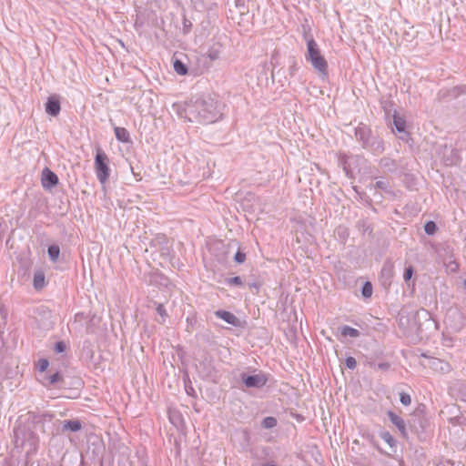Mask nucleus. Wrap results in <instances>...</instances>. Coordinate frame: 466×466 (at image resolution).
<instances>
[{
	"label": "nucleus",
	"mask_w": 466,
	"mask_h": 466,
	"mask_svg": "<svg viewBox=\"0 0 466 466\" xmlns=\"http://www.w3.org/2000/svg\"><path fill=\"white\" fill-rule=\"evenodd\" d=\"M224 104L209 95L190 99L182 106H177L180 117L192 123L212 124L223 116Z\"/></svg>",
	"instance_id": "f257e3e1"
},
{
	"label": "nucleus",
	"mask_w": 466,
	"mask_h": 466,
	"mask_svg": "<svg viewBox=\"0 0 466 466\" xmlns=\"http://www.w3.org/2000/svg\"><path fill=\"white\" fill-rule=\"evenodd\" d=\"M355 137L363 149L374 156H380L385 150L383 139L367 125L360 124L355 128Z\"/></svg>",
	"instance_id": "f03ea898"
},
{
	"label": "nucleus",
	"mask_w": 466,
	"mask_h": 466,
	"mask_svg": "<svg viewBox=\"0 0 466 466\" xmlns=\"http://www.w3.org/2000/svg\"><path fill=\"white\" fill-rule=\"evenodd\" d=\"M305 39L307 41V61H309L317 71L327 75L328 63L321 55L318 44L310 35H305Z\"/></svg>",
	"instance_id": "7ed1b4c3"
},
{
	"label": "nucleus",
	"mask_w": 466,
	"mask_h": 466,
	"mask_svg": "<svg viewBox=\"0 0 466 466\" xmlns=\"http://www.w3.org/2000/svg\"><path fill=\"white\" fill-rule=\"evenodd\" d=\"M109 158L107 155L101 149L97 148L95 157V169L98 181L105 184L110 175V168L108 167Z\"/></svg>",
	"instance_id": "20e7f679"
},
{
	"label": "nucleus",
	"mask_w": 466,
	"mask_h": 466,
	"mask_svg": "<svg viewBox=\"0 0 466 466\" xmlns=\"http://www.w3.org/2000/svg\"><path fill=\"white\" fill-rule=\"evenodd\" d=\"M408 424L413 432L420 435L425 432L429 422L421 411L416 410L411 414L410 419L408 420Z\"/></svg>",
	"instance_id": "39448f33"
},
{
	"label": "nucleus",
	"mask_w": 466,
	"mask_h": 466,
	"mask_svg": "<svg viewBox=\"0 0 466 466\" xmlns=\"http://www.w3.org/2000/svg\"><path fill=\"white\" fill-rule=\"evenodd\" d=\"M241 380L246 387L248 388H262L268 382V378L263 373L248 375L246 373L241 374Z\"/></svg>",
	"instance_id": "423d86ee"
},
{
	"label": "nucleus",
	"mask_w": 466,
	"mask_h": 466,
	"mask_svg": "<svg viewBox=\"0 0 466 466\" xmlns=\"http://www.w3.org/2000/svg\"><path fill=\"white\" fill-rule=\"evenodd\" d=\"M358 160L359 157L353 155H343L339 157V165L342 167L343 171L345 172L348 177H353L355 171L354 166L358 162Z\"/></svg>",
	"instance_id": "0eeeda50"
},
{
	"label": "nucleus",
	"mask_w": 466,
	"mask_h": 466,
	"mask_svg": "<svg viewBox=\"0 0 466 466\" xmlns=\"http://www.w3.org/2000/svg\"><path fill=\"white\" fill-rule=\"evenodd\" d=\"M58 177L48 167L42 171L41 183L44 188L51 189L58 184Z\"/></svg>",
	"instance_id": "6e6552de"
},
{
	"label": "nucleus",
	"mask_w": 466,
	"mask_h": 466,
	"mask_svg": "<svg viewBox=\"0 0 466 466\" xmlns=\"http://www.w3.org/2000/svg\"><path fill=\"white\" fill-rule=\"evenodd\" d=\"M15 437L18 439L19 435L22 434V444L28 442V444L32 447H36L38 444V437L36 434L28 429V431H25V428H18L15 431Z\"/></svg>",
	"instance_id": "1a4fd4ad"
},
{
	"label": "nucleus",
	"mask_w": 466,
	"mask_h": 466,
	"mask_svg": "<svg viewBox=\"0 0 466 466\" xmlns=\"http://www.w3.org/2000/svg\"><path fill=\"white\" fill-rule=\"evenodd\" d=\"M41 381L45 387H50L52 385H57L58 388L66 387L63 376L59 371H56L51 375L46 374Z\"/></svg>",
	"instance_id": "9d476101"
},
{
	"label": "nucleus",
	"mask_w": 466,
	"mask_h": 466,
	"mask_svg": "<svg viewBox=\"0 0 466 466\" xmlns=\"http://www.w3.org/2000/svg\"><path fill=\"white\" fill-rule=\"evenodd\" d=\"M46 112L52 116H56L61 110V104L57 96H50L45 104Z\"/></svg>",
	"instance_id": "9b49d317"
},
{
	"label": "nucleus",
	"mask_w": 466,
	"mask_h": 466,
	"mask_svg": "<svg viewBox=\"0 0 466 466\" xmlns=\"http://www.w3.org/2000/svg\"><path fill=\"white\" fill-rule=\"evenodd\" d=\"M394 275V266L390 261L384 263L380 271V280L384 287L390 286Z\"/></svg>",
	"instance_id": "f8f14e48"
},
{
	"label": "nucleus",
	"mask_w": 466,
	"mask_h": 466,
	"mask_svg": "<svg viewBox=\"0 0 466 466\" xmlns=\"http://www.w3.org/2000/svg\"><path fill=\"white\" fill-rule=\"evenodd\" d=\"M387 416L390 421L397 427L400 434L403 437H407V428L404 420L391 410L387 412Z\"/></svg>",
	"instance_id": "ddd939ff"
},
{
	"label": "nucleus",
	"mask_w": 466,
	"mask_h": 466,
	"mask_svg": "<svg viewBox=\"0 0 466 466\" xmlns=\"http://www.w3.org/2000/svg\"><path fill=\"white\" fill-rule=\"evenodd\" d=\"M215 315L234 327L240 326L239 319L229 311L219 309L215 311Z\"/></svg>",
	"instance_id": "4468645a"
},
{
	"label": "nucleus",
	"mask_w": 466,
	"mask_h": 466,
	"mask_svg": "<svg viewBox=\"0 0 466 466\" xmlns=\"http://www.w3.org/2000/svg\"><path fill=\"white\" fill-rule=\"evenodd\" d=\"M427 365L435 371L446 372L450 370L448 362L437 358H429Z\"/></svg>",
	"instance_id": "2eb2a0df"
},
{
	"label": "nucleus",
	"mask_w": 466,
	"mask_h": 466,
	"mask_svg": "<svg viewBox=\"0 0 466 466\" xmlns=\"http://www.w3.org/2000/svg\"><path fill=\"white\" fill-rule=\"evenodd\" d=\"M82 429V423L78 420H68L62 421L61 431L62 432H76Z\"/></svg>",
	"instance_id": "dca6fc26"
},
{
	"label": "nucleus",
	"mask_w": 466,
	"mask_h": 466,
	"mask_svg": "<svg viewBox=\"0 0 466 466\" xmlns=\"http://www.w3.org/2000/svg\"><path fill=\"white\" fill-rule=\"evenodd\" d=\"M380 167L390 173L395 172L398 168L396 161L387 157L380 158Z\"/></svg>",
	"instance_id": "f3484780"
},
{
	"label": "nucleus",
	"mask_w": 466,
	"mask_h": 466,
	"mask_svg": "<svg viewBox=\"0 0 466 466\" xmlns=\"http://www.w3.org/2000/svg\"><path fill=\"white\" fill-rule=\"evenodd\" d=\"M114 131L118 141L123 143L130 142L129 132L125 127H116Z\"/></svg>",
	"instance_id": "a211bd4d"
},
{
	"label": "nucleus",
	"mask_w": 466,
	"mask_h": 466,
	"mask_svg": "<svg viewBox=\"0 0 466 466\" xmlns=\"http://www.w3.org/2000/svg\"><path fill=\"white\" fill-rule=\"evenodd\" d=\"M45 273L43 270H36L34 274L33 285L36 290L45 287Z\"/></svg>",
	"instance_id": "6ab92c4d"
},
{
	"label": "nucleus",
	"mask_w": 466,
	"mask_h": 466,
	"mask_svg": "<svg viewBox=\"0 0 466 466\" xmlns=\"http://www.w3.org/2000/svg\"><path fill=\"white\" fill-rule=\"evenodd\" d=\"M173 67L177 75L185 76L187 74L188 69L187 65L179 59H175L173 62Z\"/></svg>",
	"instance_id": "aec40b11"
},
{
	"label": "nucleus",
	"mask_w": 466,
	"mask_h": 466,
	"mask_svg": "<svg viewBox=\"0 0 466 466\" xmlns=\"http://www.w3.org/2000/svg\"><path fill=\"white\" fill-rule=\"evenodd\" d=\"M340 332L343 337L358 338L360 335V332L358 329L347 325L341 328Z\"/></svg>",
	"instance_id": "412c9836"
},
{
	"label": "nucleus",
	"mask_w": 466,
	"mask_h": 466,
	"mask_svg": "<svg viewBox=\"0 0 466 466\" xmlns=\"http://www.w3.org/2000/svg\"><path fill=\"white\" fill-rule=\"evenodd\" d=\"M393 125L398 132L401 133V132L405 131L406 121L402 117H400L397 115H394L393 116Z\"/></svg>",
	"instance_id": "4be33fe9"
},
{
	"label": "nucleus",
	"mask_w": 466,
	"mask_h": 466,
	"mask_svg": "<svg viewBox=\"0 0 466 466\" xmlns=\"http://www.w3.org/2000/svg\"><path fill=\"white\" fill-rule=\"evenodd\" d=\"M47 253H48L49 258L53 262H56L59 258L60 248L57 245H51L48 247Z\"/></svg>",
	"instance_id": "5701e85b"
},
{
	"label": "nucleus",
	"mask_w": 466,
	"mask_h": 466,
	"mask_svg": "<svg viewBox=\"0 0 466 466\" xmlns=\"http://www.w3.org/2000/svg\"><path fill=\"white\" fill-rule=\"evenodd\" d=\"M449 151H450V155L449 156L444 155L442 157V160L446 166H452L456 163L457 153H455L454 150L451 148H450Z\"/></svg>",
	"instance_id": "b1692460"
},
{
	"label": "nucleus",
	"mask_w": 466,
	"mask_h": 466,
	"mask_svg": "<svg viewBox=\"0 0 466 466\" xmlns=\"http://www.w3.org/2000/svg\"><path fill=\"white\" fill-rule=\"evenodd\" d=\"M380 436L391 448L396 446V441L389 431H382V432H380Z\"/></svg>",
	"instance_id": "393cba45"
},
{
	"label": "nucleus",
	"mask_w": 466,
	"mask_h": 466,
	"mask_svg": "<svg viewBox=\"0 0 466 466\" xmlns=\"http://www.w3.org/2000/svg\"><path fill=\"white\" fill-rule=\"evenodd\" d=\"M277 425V420L274 417H266L261 422L264 429H272Z\"/></svg>",
	"instance_id": "a878e982"
},
{
	"label": "nucleus",
	"mask_w": 466,
	"mask_h": 466,
	"mask_svg": "<svg viewBox=\"0 0 466 466\" xmlns=\"http://www.w3.org/2000/svg\"><path fill=\"white\" fill-rule=\"evenodd\" d=\"M361 295L364 298H370L372 295V284L370 281H366L361 288Z\"/></svg>",
	"instance_id": "bb28decb"
},
{
	"label": "nucleus",
	"mask_w": 466,
	"mask_h": 466,
	"mask_svg": "<svg viewBox=\"0 0 466 466\" xmlns=\"http://www.w3.org/2000/svg\"><path fill=\"white\" fill-rule=\"evenodd\" d=\"M33 424H34L35 430H39L42 432H45V423H44V420L41 416L34 417Z\"/></svg>",
	"instance_id": "cd10ccee"
},
{
	"label": "nucleus",
	"mask_w": 466,
	"mask_h": 466,
	"mask_svg": "<svg viewBox=\"0 0 466 466\" xmlns=\"http://www.w3.org/2000/svg\"><path fill=\"white\" fill-rule=\"evenodd\" d=\"M208 56L211 61H215L220 58V50L216 46H212L208 51Z\"/></svg>",
	"instance_id": "c85d7f7f"
},
{
	"label": "nucleus",
	"mask_w": 466,
	"mask_h": 466,
	"mask_svg": "<svg viewBox=\"0 0 466 466\" xmlns=\"http://www.w3.org/2000/svg\"><path fill=\"white\" fill-rule=\"evenodd\" d=\"M424 230L427 235H433L437 231V226L434 221H428L424 225Z\"/></svg>",
	"instance_id": "c756f323"
},
{
	"label": "nucleus",
	"mask_w": 466,
	"mask_h": 466,
	"mask_svg": "<svg viewBox=\"0 0 466 466\" xmlns=\"http://www.w3.org/2000/svg\"><path fill=\"white\" fill-rule=\"evenodd\" d=\"M235 5L238 9L240 15H245L248 9L245 5V0H235Z\"/></svg>",
	"instance_id": "7c9ffc66"
},
{
	"label": "nucleus",
	"mask_w": 466,
	"mask_h": 466,
	"mask_svg": "<svg viewBox=\"0 0 466 466\" xmlns=\"http://www.w3.org/2000/svg\"><path fill=\"white\" fill-rule=\"evenodd\" d=\"M466 93V86H454L450 91V96L452 97H457L461 94Z\"/></svg>",
	"instance_id": "2f4dec72"
},
{
	"label": "nucleus",
	"mask_w": 466,
	"mask_h": 466,
	"mask_svg": "<svg viewBox=\"0 0 466 466\" xmlns=\"http://www.w3.org/2000/svg\"><path fill=\"white\" fill-rule=\"evenodd\" d=\"M375 188H380L384 191H388L390 188V183L386 180H379L373 186Z\"/></svg>",
	"instance_id": "473e14b6"
},
{
	"label": "nucleus",
	"mask_w": 466,
	"mask_h": 466,
	"mask_svg": "<svg viewBox=\"0 0 466 466\" xmlns=\"http://www.w3.org/2000/svg\"><path fill=\"white\" fill-rule=\"evenodd\" d=\"M400 401L404 406H409L411 402V398H410V394H408L406 392H401L400 394Z\"/></svg>",
	"instance_id": "72a5a7b5"
},
{
	"label": "nucleus",
	"mask_w": 466,
	"mask_h": 466,
	"mask_svg": "<svg viewBox=\"0 0 466 466\" xmlns=\"http://www.w3.org/2000/svg\"><path fill=\"white\" fill-rule=\"evenodd\" d=\"M413 273H414L413 267H412V266H409V267H407V268H405V270H404V274H403V279H404V280H405L406 282H407V281H409V280L411 279V277H412Z\"/></svg>",
	"instance_id": "f704fd0d"
},
{
	"label": "nucleus",
	"mask_w": 466,
	"mask_h": 466,
	"mask_svg": "<svg viewBox=\"0 0 466 466\" xmlns=\"http://www.w3.org/2000/svg\"><path fill=\"white\" fill-rule=\"evenodd\" d=\"M345 364L348 369L354 370L357 366V361H356L355 358L350 356V357L346 358Z\"/></svg>",
	"instance_id": "c9c22d12"
},
{
	"label": "nucleus",
	"mask_w": 466,
	"mask_h": 466,
	"mask_svg": "<svg viewBox=\"0 0 466 466\" xmlns=\"http://www.w3.org/2000/svg\"><path fill=\"white\" fill-rule=\"evenodd\" d=\"M49 362L46 359H41L38 361L37 368L40 372H44L48 368Z\"/></svg>",
	"instance_id": "e433bc0d"
},
{
	"label": "nucleus",
	"mask_w": 466,
	"mask_h": 466,
	"mask_svg": "<svg viewBox=\"0 0 466 466\" xmlns=\"http://www.w3.org/2000/svg\"><path fill=\"white\" fill-rule=\"evenodd\" d=\"M66 345L64 341H57L55 344V351L56 353H63L66 351Z\"/></svg>",
	"instance_id": "4c0bfd02"
},
{
	"label": "nucleus",
	"mask_w": 466,
	"mask_h": 466,
	"mask_svg": "<svg viewBox=\"0 0 466 466\" xmlns=\"http://www.w3.org/2000/svg\"><path fill=\"white\" fill-rule=\"evenodd\" d=\"M227 283L229 285H237L241 286L243 284V281L240 277H233L227 279Z\"/></svg>",
	"instance_id": "58836bf2"
},
{
	"label": "nucleus",
	"mask_w": 466,
	"mask_h": 466,
	"mask_svg": "<svg viewBox=\"0 0 466 466\" xmlns=\"http://www.w3.org/2000/svg\"><path fill=\"white\" fill-rule=\"evenodd\" d=\"M234 259L237 263H243L246 260V254L240 250H238L235 254Z\"/></svg>",
	"instance_id": "ea45409f"
},
{
	"label": "nucleus",
	"mask_w": 466,
	"mask_h": 466,
	"mask_svg": "<svg viewBox=\"0 0 466 466\" xmlns=\"http://www.w3.org/2000/svg\"><path fill=\"white\" fill-rule=\"evenodd\" d=\"M192 27V23L186 16L183 18V30L185 34H187Z\"/></svg>",
	"instance_id": "a19ab883"
},
{
	"label": "nucleus",
	"mask_w": 466,
	"mask_h": 466,
	"mask_svg": "<svg viewBox=\"0 0 466 466\" xmlns=\"http://www.w3.org/2000/svg\"><path fill=\"white\" fill-rule=\"evenodd\" d=\"M459 268V263H457L455 260H451L447 264V268L451 272H457Z\"/></svg>",
	"instance_id": "79ce46f5"
},
{
	"label": "nucleus",
	"mask_w": 466,
	"mask_h": 466,
	"mask_svg": "<svg viewBox=\"0 0 466 466\" xmlns=\"http://www.w3.org/2000/svg\"><path fill=\"white\" fill-rule=\"evenodd\" d=\"M157 312L161 316V317H165L167 315L166 313V309L164 308V306L162 304H158L157 307Z\"/></svg>",
	"instance_id": "37998d69"
},
{
	"label": "nucleus",
	"mask_w": 466,
	"mask_h": 466,
	"mask_svg": "<svg viewBox=\"0 0 466 466\" xmlns=\"http://www.w3.org/2000/svg\"><path fill=\"white\" fill-rule=\"evenodd\" d=\"M377 368L381 370H387L390 368V364L388 362H380L377 365Z\"/></svg>",
	"instance_id": "c03bdc74"
},
{
	"label": "nucleus",
	"mask_w": 466,
	"mask_h": 466,
	"mask_svg": "<svg viewBox=\"0 0 466 466\" xmlns=\"http://www.w3.org/2000/svg\"><path fill=\"white\" fill-rule=\"evenodd\" d=\"M404 319H405V318H404L403 316H401V317L400 318L399 324H400V327H404V326H405L406 324H408V322H409V319H405V320H406V322L404 321Z\"/></svg>",
	"instance_id": "a18cd8bd"
},
{
	"label": "nucleus",
	"mask_w": 466,
	"mask_h": 466,
	"mask_svg": "<svg viewBox=\"0 0 466 466\" xmlns=\"http://www.w3.org/2000/svg\"><path fill=\"white\" fill-rule=\"evenodd\" d=\"M421 313L424 315V317L427 319L428 321L431 320L430 314L427 310H422Z\"/></svg>",
	"instance_id": "49530a36"
},
{
	"label": "nucleus",
	"mask_w": 466,
	"mask_h": 466,
	"mask_svg": "<svg viewBox=\"0 0 466 466\" xmlns=\"http://www.w3.org/2000/svg\"><path fill=\"white\" fill-rule=\"evenodd\" d=\"M296 70V64L295 62L293 63V65L291 66L290 67V73L293 74V72Z\"/></svg>",
	"instance_id": "de8ad7c7"
},
{
	"label": "nucleus",
	"mask_w": 466,
	"mask_h": 466,
	"mask_svg": "<svg viewBox=\"0 0 466 466\" xmlns=\"http://www.w3.org/2000/svg\"><path fill=\"white\" fill-rule=\"evenodd\" d=\"M261 466H277L274 463H263Z\"/></svg>",
	"instance_id": "09e8293b"
},
{
	"label": "nucleus",
	"mask_w": 466,
	"mask_h": 466,
	"mask_svg": "<svg viewBox=\"0 0 466 466\" xmlns=\"http://www.w3.org/2000/svg\"><path fill=\"white\" fill-rule=\"evenodd\" d=\"M249 287L250 288H256V289L258 288V286L256 283L249 284Z\"/></svg>",
	"instance_id": "8fccbe9b"
},
{
	"label": "nucleus",
	"mask_w": 466,
	"mask_h": 466,
	"mask_svg": "<svg viewBox=\"0 0 466 466\" xmlns=\"http://www.w3.org/2000/svg\"><path fill=\"white\" fill-rule=\"evenodd\" d=\"M420 311H417V312H416V314H415V316H414V319H415L416 318H419V317H420Z\"/></svg>",
	"instance_id": "3c124183"
},
{
	"label": "nucleus",
	"mask_w": 466,
	"mask_h": 466,
	"mask_svg": "<svg viewBox=\"0 0 466 466\" xmlns=\"http://www.w3.org/2000/svg\"><path fill=\"white\" fill-rule=\"evenodd\" d=\"M415 330H416V332H420V327L418 326Z\"/></svg>",
	"instance_id": "603ef678"
},
{
	"label": "nucleus",
	"mask_w": 466,
	"mask_h": 466,
	"mask_svg": "<svg viewBox=\"0 0 466 466\" xmlns=\"http://www.w3.org/2000/svg\"><path fill=\"white\" fill-rule=\"evenodd\" d=\"M76 383L80 385L81 384L80 380H77Z\"/></svg>",
	"instance_id": "864d4df0"
},
{
	"label": "nucleus",
	"mask_w": 466,
	"mask_h": 466,
	"mask_svg": "<svg viewBox=\"0 0 466 466\" xmlns=\"http://www.w3.org/2000/svg\"><path fill=\"white\" fill-rule=\"evenodd\" d=\"M464 286H465V288H466V279L464 280Z\"/></svg>",
	"instance_id": "5fc2aeb1"
}]
</instances>
